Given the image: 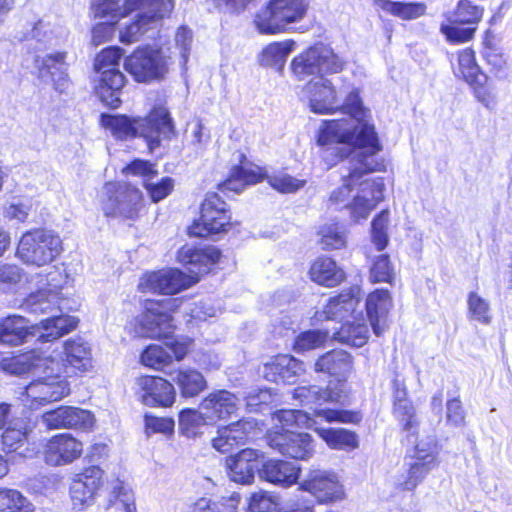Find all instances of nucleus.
<instances>
[{"instance_id": "obj_18", "label": "nucleus", "mask_w": 512, "mask_h": 512, "mask_svg": "<svg viewBox=\"0 0 512 512\" xmlns=\"http://www.w3.org/2000/svg\"><path fill=\"white\" fill-rule=\"evenodd\" d=\"M301 98L317 114H329L339 109L338 93L331 80L324 76L307 82Z\"/></svg>"}, {"instance_id": "obj_28", "label": "nucleus", "mask_w": 512, "mask_h": 512, "mask_svg": "<svg viewBox=\"0 0 512 512\" xmlns=\"http://www.w3.org/2000/svg\"><path fill=\"white\" fill-rule=\"evenodd\" d=\"M392 307V297L388 290L377 289L366 298L367 318L376 336H380L387 328V318Z\"/></svg>"}, {"instance_id": "obj_13", "label": "nucleus", "mask_w": 512, "mask_h": 512, "mask_svg": "<svg viewBox=\"0 0 512 512\" xmlns=\"http://www.w3.org/2000/svg\"><path fill=\"white\" fill-rule=\"evenodd\" d=\"M130 329L138 337L169 340L175 326L172 316L163 310V304L150 302L145 312L130 323Z\"/></svg>"}, {"instance_id": "obj_35", "label": "nucleus", "mask_w": 512, "mask_h": 512, "mask_svg": "<svg viewBox=\"0 0 512 512\" xmlns=\"http://www.w3.org/2000/svg\"><path fill=\"white\" fill-rule=\"evenodd\" d=\"M310 278L318 285L335 287L345 279L344 271L329 257L317 258L310 267Z\"/></svg>"}, {"instance_id": "obj_3", "label": "nucleus", "mask_w": 512, "mask_h": 512, "mask_svg": "<svg viewBox=\"0 0 512 512\" xmlns=\"http://www.w3.org/2000/svg\"><path fill=\"white\" fill-rule=\"evenodd\" d=\"M216 247H194L186 245L178 252V260L187 267L189 274L178 269H167L145 274L139 281L140 291L147 293L176 294L199 281L220 259Z\"/></svg>"}, {"instance_id": "obj_60", "label": "nucleus", "mask_w": 512, "mask_h": 512, "mask_svg": "<svg viewBox=\"0 0 512 512\" xmlns=\"http://www.w3.org/2000/svg\"><path fill=\"white\" fill-rule=\"evenodd\" d=\"M274 421L281 424V427H275L273 430H289L286 427L307 425L309 418L301 410H280L273 416Z\"/></svg>"}, {"instance_id": "obj_54", "label": "nucleus", "mask_w": 512, "mask_h": 512, "mask_svg": "<svg viewBox=\"0 0 512 512\" xmlns=\"http://www.w3.org/2000/svg\"><path fill=\"white\" fill-rule=\"evenodd\" d=\"M93 11L96 17L112 19L124 17L132 12V10H128L127 0L123 2L121 0H96L93 4Z\"/></svg>"}, {"instance_id": "obj_44", "label": "nucleus", "mask_w": 512, "mask_h": 512, "mask_svg": "<svg viewBox=\"0 0 512 512\" xmlns=\"http://www.w3.org/2000/svg\"><path fill=\"white\" fill-rule=\"evenodd\" d=\"M315 431L331 449L353 450L359 445L357 435L346 429L316 428Z\"/></svg>"}, {"instance_id": "obj_12", "label": "nucleus", "mask_w": 512, "mask_h": 512, "mask_svg": "<svg viewBox=\"0 0 512 512\" xmlns=\"http://www.w3.org/2000/svg\"><path fill=\"white\" fill-rule=\"evenodd\" d=\"M230 219L226 202L217 193L209 192L202 202L200 219L189 228V234L196 237L217 234L226 230Z\"/></svg>"}, {"instance_id": "obj_33", "label": "nucleus", "mask_w": 512, "mask_h": 512, "mask_svg": "<svg viewBox=\"0 0 512 512\" xmlns=\"http://www.w3.org/2000/svg\"><path fill=\"white\" fill-rule=\"evenodd\" d=\"M66 55V52H55L46 55L42 59L39 57L35 59L36 67L40 70V73L45 71L49 74L54 88L59 92L68 88Z\"/></svg>"}, {"instance_id": "obj_62", "label": "nucleus", "mask_w": 512, "mask_h": 512, "mask_svg": "<svg viewBox=\"0 0 512 512\" xmlns=\"http://www.w3.org/2000/svg\"><path fill=\"white\" fill-rule=\"evenodd\" d=\"M249 512H278V502L274 496L259 491L250 497Z\"/></svg>"}, {"instance_id": "obj_16", "label": "nucleus", "mask_w": 512, "mask_h": 512, "mask_svg": "<svg viewBox=\"0 0 512 512\" xmlns=\"http://www.w3.org/2000/svg\"><path fill=\"white\" fill-rule=\"evenodd\" d=\"M267 442L272 449L297 460H308L315 452L314 441L308 433L271 430Z\"/></svg>"}, {"instance_id": "obj_11", "label": "nucleus", "mask_w": 512, "mask_h": 512, "mask_svg": "<svg viewBox=\"0 0 512 512\" xmlns=\"http://www.w3.org/2000/svg\"><path fill=\"white\" fill-rule=\"evenodd\" d=\"M170 56L161 49L145 47L137 49L125 59L124 67L137 82L162 79L169 70Z\"/></svg>"}, {"instance_id": "obj_52", "label": "nucleus", "mask_w": 512, "mask_h": 512, "mask_svg": "<svg viewBox=\"0 0 512 512\" xmlns=\"http://www.w3.org/2000/svg\"><path fill=\"white\" fill-rule=\"evenodd\" d=\"M330 337L328 331L308 330L300 333L294 341V350L298 353L320 348Z\"/></svg>"}, {"instance_id": "obj_41", "label": "nucleus", "mask_w": 512, "mask_h": 512, "mask_svg": "<svg viewBox=\"0 0 512 512\" xmlns=\"http://www.w3.org/2000/svg\"><path fill=\"white\" fill-rule=\"evenodd\" d=\"M172 380L178 386L181 396L185 398L195 397L207 387V382L202 373L191 368L176 371Z\"/></svg>"}, {"instance_id": "obj_24", "label": "nucleus", "mask_w": 512, "mask_h": 512, "mask_svg": "<svg viewBox=\"0 0 512 512\" xmlns=\"http://www.w3.org/2000/svg\"><path fill=\"white\" fill-rule=\"evenodd\" d=\"M238 406L239 400L235 394L228 390H215L201 401L199 408L206 412V418L214 425L235 414Z\"/></svg>"}, {"instance_id": "obj_47", "label": "nucleus", "mask_w": 512, "mask_h": 512, "mask_svg": "<svg viewBox=\"0 0 512 512\" xmlns=\"http://www.w3.org/2000/svg\"><path fill=\"white\" fill-rule=\"evenodd\" d=\"M376 6L390 12L404 20H411L422 16L425 13V5L422 3L392 2L389 0H374Z\"/></svg>"}, {"instance_id": "obj_15", "label": "nucleus", "mask_w": 512, "mask_h": 512, "mask_svg": "<svg viewBox=\"0 0 512 512\" xmlns=\"http://www.w3.org/2000/svg\"><path fill=\"white\" fill-rule=\"evenodd\" d=\"M107 198L102 209L106 216L133 219L137 216L141 202V192L127 185L109 183L105 186Z\"/></svg>"}, {"instance_id": "obj_64", "label": "nucleus", "mask_w": 512, "mask_h": 512, "mask_svg": "<svg viewBox=\"0 0 512 512\" xmlns=\"http://www.w3.org/2000/svg\"><path fill=\"white\" fill-rule=\"evenodd\" d=\"M69 406H61L42 415V422L48 429H68Z\"/></svg>"}, {"instance_id": "obj_63", "label": "nucleus", "mask_w": 512, "mask_h": 512, "mask_svg": "<svg viewBox=\"0 0 512 512\" xmlns=\"http://www.w3.org/2000/svg\"><path fill=\"white\" fill-rule=\"evenodd\" d=\"M144 185L152 201L159 202L170 194L174 186V181L170 177H164L159 182L146 179Z\"/></svg>"}, {"instance_id": "obj_59", "label": "nucleus", "mask_w": 512, "mask_h": 512, "mask_svg": "<svg viewBox=\"0 0 512 512\" xmlns=\"http://www.w3.org/2000/svg\"><path fill=\"white\" fill-rule=\"evenodd\" d=\"M268 182L281 193H294L303 188L306 180L297 179L285 172H278L268 177Z\"/></svg>"}, {"instance_id": "obj_2", "label": "nucleus", "mask_w": 512, "mask_h": 512, "mask_svg": "<svg viewBox=\"0 0 512 512\" xmlns=\"http://www.w3.org/2000/svg\"><path fill=\"white\" fill-rule=\"evenodd\" d=\"M2 366L12 374L21 375L30 371L44 374L30 382L19 397L23 405L31 410L60 401L70 393L68 381L55 368V360L42 357L35 351L5 359Z\"/></svg>"}, {"instance_id": "obj_9", "label": "nucleus", "mask_w": 512, "mask_h": 512, "mask_svg": "<svg viewBox=\"0 0 512 512\" xmlns=\"http://www.w3.org/2000/svg\"><path fill=\"white\" fill-rule=\"evenodd\" d=\"M62 251L60 237L51 230L35 229L22 235L17 256L28 265L41 267L51 263Z\"/></svg>"}, {"instance_id": "obj_26", "label": "nucleus", "mask_w": 512, "mask_h": 512, "mask_svg": "<svg viewBox=\"0 0 512 512\" xmlns=\"http://www.w3.org/2000/svg\"><path fill=\"white\" fill-rule=\"evenodd\" d=\"M260 457H262L260 451L246 448L235 456L227 458L226 464L230 479L240 484L252 483L255 477V471L259 470Z\"/></svg>"}, {"instance_id": "obj_20", "label": "nucleus", "mask_w": 512, "mask_h": 512, "mask_svg": "<svg viewBox=\"0 0 512 512\" xmlns=\"http://www.w3.org/2000/svg\"><path fill=\"white\" fill-rule=\"evenodd\" d=\"M135 394L144 405L169 407L175 401V390L167 380L156 376H142L136 380Z\"/></svg>"}, {"instance_id": "obj_34", "label": "nucleus", "mask_w": 512, "mask_h": 512, "mask_svg": "<svg viewBox=\"0 0 512 512\" xmlns=\"http://www.w3.org/2000/svg\"><path fill=\"white\" fill-rule=\"evenodd\" d=\"M54 288L40 289L31 293L22 304V307L29 313L36 315H50L61 311L60 297Z\"/></svg>"}, {"instance_id": "obj_36", "label": "nucleus", "mask_w": 512, "mask_h": 512, "mask_svg": "<svg viewBox=\"0 0 512 512\" xmlns=\"http://www.w3.org/2000/svg\"><path fill=\"white\" fill-rule=\"evenodd\" d=\"M32 432V427L24 420H17L10 423L1 436L2 449L6 453H17L25 456L28 450V436Z\"/></svg>"}, {"instance_id": "obj_22", "label": "nucleus", "mask_w": 512, "mask_h": 512, "mask_svg": "<svg viewBox=\"0 0 512 512\" xmlns=\"http://www.w3.org/2000/svg\"><path fill=\"white\" fill-rule=\"evenodd\" d=\"M83 452V443L69 433L51 437L44 446V460L51 466L68 465L78 459Z\"/></svg>"}, {"instance_id": "obj_42", "label": "nucleus", "mask_w": 512, "mask_h": 512, "mask_svg": "<svg viewBox=\"0 0 512 512\" xmlns=\"http://www.w3.org/2000/svg\"><path fill=\"white\" fill-rule=\"evenodd\" d=\"M264 174L258 166L241 165L232 170L231 176L221 188L235 192L242 191L247 185H253L263 179Z\"/></svg>"}, {"instance_id": "obj_31", "label": "nucleus", "mask_w": 512, "mask_h": 512, "mask_svg": "<svg viewBox=\"0 0 512 512\" xmlns=\"http://www.w3.org/2000/svg\"><path fill=\"white\" fill-rule=\"evenodd\" d=\"M34 326L20 315H9L0 319V343L8 346H18L33 335Z\"/></svg>"}, {"instance_id": "obj_39", "label": "nucleus", "mask_w": 512, "mask_h": 512, "mask_svg": "<svg viewBox=\"0 0 512 512\" xmlns=\"http://www.w3.org/2000/svg\"><path fill=\"white\" fill-rule=\"evenodd\" d=\"M65 34L63 26L49 18H42L32 26L27 38L35 40L40 48H47L57 45Z\"/></svg>"}, {"instance_id": "obj_57", "label": "nucleus", "mask_w": 512, "mask_h": 512, "mask_svg": "<svg viewBox=\"0 0 512 512\" xmlns=\"http://www.w3.org/2000/svg\"><path fill=\"white\" fill-rule=\"evenodd\" d=\"M463 23H454L448 17V23L442 24L440 31L445 35L446 39L452 43H463L471 40L475 34L476 27H462Z\"/></svg>"}, {"instance_id": "obj_10", "label": "nucleus", "mask_w": 512, "mask_h": 512, "mask_svg": "<svg viewBox=\"0 0 512 512\" xmlns=\"http://www.w3.org/2000/svg\"><path fill=\"white\" fill-rule=\"evenodd\" d=\"M376 154L367 151L356 152L348 161L347 174L342 175L343 184L332 191L330 203L350 210V193L357 182L365 175L380 170L382 164L375 159Z\"/></svg>"}, {"instance_id": "obj_23", "label": "nucleus", "mask_w": 512, "mask_h": 512, "mask_svg": "<svg viewBox=\"0 0 512 512\" xmlns=\"http://www.w3.org/2000/svg\"><path fill=\"white\" fill-rule=\"evenodd\" d=\"M191 339L188 337L165 339V346L153 344L148 346L141 354V362L150 368L161 369L172 362L173 356L176 360H182L188 353L191 346Z\"/></svg>"}, {"instance_id": "obj_45", "label": "nucleus", "mask_w": 512, "mask_h": 512, "mask_svg": "<svg viewBox=\"0 0 512 512\" xmlns=\"http://www.w3.org/2000/svg\"><path fill=\"white\" fill-rule=\"evenodd\" d=\"M206 425L213 424L206 418V412L200 408L199 410L187 408L179 413V428L188 438L202 434V428Z\"/></svg>"}, {"instance_id": "obj_6", "label": "nucleus", "mask_w": 512, "mask_h": 512, "mask_svg": "<svg viewBox=\"0 0 512 512\" xmlns=\"http://www.w3.org/2000/svg\"><path fill=\"white\" fill-rule=\"evenodd\" d=\"M122 57L121 49L109 47L102 50L95 58L94 69L98 76L96 93L106 105L116 108L120 105V91L125 84V76L118 69Z\"/></svg>"}, {"instance_id": "obj_58", "label": "nucleus", "mask_w": 512, "mask_h": 512, "mask_svg": "<svg viewBox=\"0 0 512 512\" xmlns=\"http://www.w3.org/2000/svg\"><path fill=\"white\" fill-rule=\"evenodd\" d=\"M393 414L404 431L414 433L418 427V418L412 401L393 406Z\"/></svg>"}, {"instance_id": "obj_53", "label": "nucleus", "mask_w": 512, "mask_h": 512, "mask_svg": "<svg viewBox=\"0 0 512 512\" xmlns=\"http://www.w3.org/2000/svg\"><path fill=\"white\" fill-rule=\"evenodd\" d=\"M389 216L388 210H382L371 223V240L378 251L384 250L389 242L387 233Z\"/></svg>"}, {"instance_id": "obj_55", "label": "nucleus", "mask_w": 512, "mask_h": 512, "mask_svg": "<svg viewBox=\"0 0 512 512\" xmlns=\"http://www.w3.org/2000/svg\"><path fill=\"white\" fill-rule=\"evenodd\" d=\"M468 315L472 320L489 324L492 317L488 301L477 293L471 292L468 296Z\"/></svg>"}, {"instance_id": "obj_46", "label": "nucleus", "mask_w": 512, "mask_h": 512, "mask_svg": "<svg viewBox=\"0 0 512 512\" xmlns=\"http://www.w3.org/2000/svg\"><path fill=\"white\" fill-rule=\"evenodd\" d=\"M293 49V42H274L266 46L260 55V64L282 70L286 59Z\"/></svg>"}, {"instance_id": "obj_50", "label": "nucleus", "mask_w": 512, "mask_h": 512, "mask_svg": "<svg viewBox=\"0 0 512 512\" xmlns=\"http://www.w3.org/2000/svg\"><path fill=\"white\" fill-rule=\"evenodd\" d=\"M483 8L475 5L470 0H460L449 18L454 23H463L468 26H475L482 19Z\"/></svg>"}, {"instance_id": "obj_56", "label": "nucleus", "mask_w": 512, "mask_h": 512, "mask_svg": "<svg viewBox=\"0 0 512 512\" xmlns=\"http://www.w3.org/2000/svg\"><path fill=\"white\" fill-rule=\"evenodd\" d=\"M438 464L439 462H434L433 458H430L429 461L414 458V462L410 464L408 469L410 472V481L406 483V488H408L409 491H414Z\"/></svg>"}, {"instance_id": "obj_32", "label": "nucleus", "mask_w": 512, "mask_h": 512, "mask_svg": "<svg viewBox=\"0 0 512 512\" xmlns=\"http://www.w3.org/2000/svg\"><path fill=\"white\" fill-rule=\"evenodd\" d=\"M352 368V356L343 350L329 351L320 356L314 364L315 372L328 374L343 380L352 371Z\"/></svg>"}, {"instance_id": "obj_4", "label": "nucleus", "mask_w": 512, "mask_h": 512, "mask_svg": "<svg viewBox=\"0 0 512 512\" xmlns=\"http://www.w3.org/2000/svg\"><path fill=\"white\" fill-rule=\"evenodd\" d=\"M102 126L117 139L141 136L146 139L152 151L160 145L161 139L174 135V125L165 107L154 108L144 119L131 120L125 115H101Z\"/></svg>"}, {"instance_id": "obj_1", "label": "nucleus", "mask_w": 512, "mask_h": 512, "mask_svg": "<svg viewBox=\"0 0 512 512\" xmlns=\"http://www.w3.org/2000/svg\"><path fill=\"white\" fill-rule=\"evenodd\" d=\"M339 108L348 115L342 119L325 120L318 133V144L327 146L323 152L325 161L335 154L337 159L349 155L352 148L377 154L381 150L377 133L367 121L368 111L362 106L359 94L352 90Z\"/></svg>"}, {"instance_id": "obj_29", "label": "nucleus", "mask_w": 512, "mask_h": 512, "mask_svg": "<svg viewBox=\"0 0 512 512\" xmlns=\"http://www.w3.org/2000/svg\"><path fill=\"white\" fill-rule=\"evenodd\" d=\"M300 467L295 463L270 459L266 461L262 468L259 470V475L262 479L281 486L290 487L295 484L299 478Z\"/></svg>"}, {"instance_id": "obj_49", "label": "nucleus", "mask_w": 512, "mask_h": 512, "mask_svg": "<svg viewBox=\"0 0 512 512\" xmlns=\"http://www.w3.org/2000/svg\"><path fill=\"white\" fill-rule=\"evenodd\" d=\"M33 504L19 491L0 488V512H33Z\"/></svg>"}, {"instance_id": "obj_61", "label": "nucleus", "mask_w": 512, "mask_h": 512, "mask_svg": "<svg viewBox=\"0 0 512 512\" xmlns=\"http://www.w3.org/2000/svg\"><path fill=\"white\" fill-rule=\"evenodd\" d=\"M148 21H143L138 14L136 19L131 23L125 25L119 33V38L122 43L131 44L139 40V38L147 32L150 27Z\"/></svg>"}, {"instance_id": "obj_25", "label": "nucleus", "mask_w": 512, "mask_h": 512, "mask_svg": "<svg viewBox=\"0 0 512 512\" xmlns=\"http://www.w3.org/2000/svg\"><path fill=\"white\" fill-rule=\"evenodd\" d=\"M359 289L351 288L329 299L323 310L319 312V319L345 321L357 319L356 308L359 305Z\"/></svg>"}, {"instance_id": "obj_5", "label": "nucleus", "mask_w": 512, "mask_h": 512, "mask_svg": "<svg viewBox=\"0 0 512 512\" xmlns=\"http://www.w3.org/2000/svg\"><path fill=\"white\" fill-rule=\"evenodd\" d=\"M293 398L301 405L314 408L315 414L327 422L359 423L361 414L357 411L344 409H318L324 403H335L342 406L350 404V395L344 381L330 382L325 388L317 385L300 386L293 390Z\"/></svg>"}, {"instance_id": "obj_17", "label": "nucleus", "mask_w": 512, "mask_h": 512, "mask_svg": "<svg viewBox=\"0 0 512 512\" xmlns=\"http://www.w3.org/2000/svg\"><path fill=\"white\" fill-rule=\"evenodd\" d=\"M300 490L311 494L319 503H330L344 497V489L336 474L311 469L299 483Z\"/></svg>"}, {"instance_id": "obj_38", "label": "nucleus", "mask_w": 512, "mask_h": 512, "mask_svg": "<svg viewBox=\"0 0 512 512\" xmlns=\"http://www.w3.org/2000/svg\"><path fill=\"white\" fill-rule=\"evenodd\" d=\"M78 322L74 316L54 313L40 322L43 332L39 335V340L41 342L57 340L76 329Z\"/></svg>"}, {"instance_id": "obj_51", "label": "nucleus", "mask_w": 512, "mask_h": 512, "mask_svg": "<svg viewBox=\"0 0 512 512\" xmlns=\"http://www.w3.org/2000/svg\"><path fill=\"white\" fill-rule=\"evenodd\" d=\"M394 277V267L387 254H381L373 258L369 270V281L371 283L384 282L391 284Z\"/></svg>"}, {"instance_id": "obj_14", "label": "nucleus", "mask_w": 512, "mask_h": 512, "mask_svg": "<svg viewBox=\"0 0 512 512\" xmlns=\"http://www.w3.org/2000/svg\"><path fill=\"white\" fill-rule=\"evenodd\" d=\"M55 368L65 376H78L93 369L91 345L82 337H71L63 342L60 361Z\"/></svg>"}, {"instance_id": "obj_27", "label": "nucleus", "mask_w": 512, "mask_h": 512, "mask_svg": "<svg viewBox=\"0 0 512 512\" xmlns=\"http://www.w3.org/2000/svg\"><path fill=\"white\" fill-rule=\"evenodd\" d=\"M304 371L305 365L302 361L290 355H278L264 364L261 373L270 382L291 383Z\"/></svg>"}, {"instance_id": "obj_37", "label": "nucleus", "mask_w": 512, "mask_h": 512, "mask_svg": "<svg viewBox=\"0 0 512 512\" xmlns=\"http://www.w3.org/2000/svg\"><path fill=\"white\" fill-rule=\"evenodd\" d=\"M128 10H139L143 21L155 24L168 16L173 8V0H127Z\"/></svg>"}, {"instance_id": "obj_19", "label": "nucleus", "mask_w": 512, "mask_h": 512, "mask_svg": "<svg viewBox=\"0 0 512 512\" xmlns=\"http://www.w3.org/2000/svg\"><path fill=\"white\" fill-rule=\"evenodd\" d=\"M103 473L99 466L92 465L75 475L70 485L71 500L75 509L82 510L94 503L95 496L103 484Z\"/></svg>"}, {"instance_id": "obj_30", "label": "nucleus", "mask_w": 512, "mask_h": 512, "mask_svg": "<svg viewBox=\"0 0 512 512\" xmlns=\"http://www.w3.org/2000/svg\"><path fill=\"white\" fill-rule=\"evenodd\" d=\"M253 427V423L248 420H239L220 427L217 436L212 440V446L221 453H228L234 447L245 443Z\"/></svg>"}, {"instance_id": "obj_7", "label": "nucleus", "mask_w": 512, "mask_h": 512, "mask_svg": "<svg viewBox=\"0 0 512 512\" xmlns=\"http://www.w3.org/2000/svg\"><path fill=\"white\" fill-rule=\"evenodd\" d=\"M307 0H270L254 19L257 30L262 34H278L287 25L302 20L307 12Z\"/></svg>"}, {"instance_id": "obj_21", "label": "nucleus", "mask_w": 512, "mask_h": 512, "mask_svg": "<svg viewBox=\"0 0 512 512\" xmlns=\"http://www.w3.org/2000/svg\"><path fill=\"white\" fill-rule=\"evenodd\" d=\"M356 186L358 189L350 203V214L351 218L358 222L367 219L371 211L383 200L385 185L381 178H368L360 179Z\"/></svg>"}, {"instance_id": "obj_40", "label": "nucleus", "mask_w": 512, "mask_h": 512, "mask_svg": "<svg viewBox=\"0 0 512 512\" xmlns=\"http://www.w3.org/2000/svg\"><path fill=\"white\" fill-rule=\"evenodd\" d=\"M356 316V320H346V322L333 333L332 337L341 343L362 347L367 342L369 331L364 323L362 313L358 312Z\"/></svg>"}, {"instance_id": "obj_43", "label": "nucleus", "mask_w": 512, "mask_h": 512, "mask_svg": "<svg viewBox=\"0 0 512 512\" xmlns=\"http://www.w3.org/2000/svg\"><path fill=\"white\" fill-rule=\"evenodd\" d=\"M454 74L462 78L469 85L482 84L486 82V76L480 72L475 61L474 51L464 49L458 54V65L454 68Z\"/></svg>"}, {"instance_id": "obj_8", "label": "nucleus", "mask_w": 512, "mask_h": 512, "mask_svg": "<svg viewBox=\"0 0 512 512\" xmlns=\"http://www.w3.org/2000/svg\"><path fill=\"white\" fill-rule=\"evenodd\" d=\"M345 61L325 44H316L294 57L291 69L294 76L304 80L309 76L340 73Z\"/></svg>"}, {"instance_id": "obj_48", "label": "nucleus", "mask_w": 512, "mask_h": 512, "mask_svg": "<svg viewBox=\"0 0 512 512\" xmlns=\"http://www.w3.org/2000/svg\"><path fill=\"white\" fill-rule=\"evenodd\" d=\"M318 234L321 237L320 243L324 250L341 249L347 244L346 229L339 223H326L322 225Z\"/></svg>"}]
</instances>
